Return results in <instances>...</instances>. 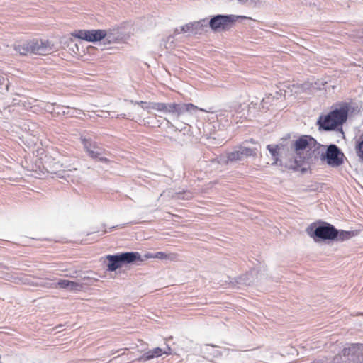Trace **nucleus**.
Segmentation results:
<instances>
[{"label":"nucleus","instance_id":"obj_6","mask_svg":"<svg viewBox=\"0 0 363 363\" xmlns=\"http://www.w3.org/2000/svg\"><path fill=\"white\" fill-rule=\"evenodd\" d=\"M343 156L335 145H330L325 154L322 155V159H326L328 164L331 167H339L343 164Z\"/></svg>","mask_w":363,"mask_h":363},{"label":"nucleus","instance_id":"obj_5","mask_svg":"<svg viewBox=\"0 0 363 363\" xmlns=\"http://www.w3.org/2000/svg\"><path fill=\"white\" fill-rule=\"evenodd\" d=\"M75 38L86 40L88 42L100 41L105 38L107 33L105 30H76L71 33Z\"/></svg>","mask_w":363,"mask_h":363},{"label":"nucleus","instance_id":"obj_12","mask_svg":"<svg viewBox=\"0 0 363 363\" xmlns=\"http://www.w3.org/2000/svg\"><path fill=\"white\" fill-rule=\"evenodd\" d=\"M120 260L123 263H132L135 261H142L138 252H124L119 255Z\"/></svg>","mask_w":363,"mask_h":363},{"label":"nucleus","instance_id":"obj_11","mask_svg":"<svg viewBox=\"0 0 363 363\" xmlns=\"http://www.w3.org/2000/svg\"><path fill=\"white\" fill-rule=\"evenodd\" d=\"M53 288H60V289H69L72 291H79L82 288V285L74 281L61 279L60 280Z\"/></svg>","mask_w":363,"mask_h":363},{"label":"nucleus","instance_id":"obj_17","mask_svg":"<svg viewBox=\"0 0 363 363\" xmlns=\"http://www.w3.org/2000/svg\"><path fill=\"white\" fill-rule=\"evenodd\" d=\"M168 113H176L177 115H181L183 113L182 106L175 103L169 104Z\"/></svg>","mask_w":363,"mask_h":363},{"label":"nucleus","instance_id":"obj_15","mask_svg":"<svg viewBox=\"0 0 363 363\" xmlns=\"http://www.w3.org/2000/svg\"><path fill=\"white\" fill-rule=\"evenodd\" d=\"M145 257L147 258H157L160 259H168L171 260H174L177 259V255L175 253L167 255L163 252H158L154 255H146Z\"/></svg>","mask_w":363,"mask_h":363},{"label":"nucleus","instance_id":"obj_4","mask_svg":"<svg viewBox=\"0 0 363 363\" xmlns=\"http://www.w3.org/2000/svg\"><path fill=\"white\" fill-rule=\"evenodd\" d=\"M248 18L246 16H235L233 15H218L210 20L209 26L214 31H220L228 29L238 18Z\"/></svg>","mask_w":363,"mask_h":363},{"label":"nucleus","instance_id":"obj_1","mask_svg":"<svg viewBox=\"0 0 363 363\" xmlns=\"http://www.w3.org/2000/svg\"><path fill=\"white\" fill-rule=\"evenodd\" d=\"M292 147L296 157L286 163L285 166L289 169L298 170L305 162L313 156L315 157V152L318 151L322 145L311 135H303L294 141Z\"/></svg>","mask_w":363,"mask_h":363},{"label":"nucleus","instance_id":"obj_21","mask_svg":"<svg viewBox=\"0 0 363 363\" xmlns=\"http://www.w3.org/2000/svg\"><path fill=\"white\" fill-rule=\"evenodd\" d=\"M136 104H138L140 106H141L143 108H145V106L143 105H145V104H147V102L145 101H136L135 102ZM148 106H145V108H147Z\"/></svg>","mask_w":363,"mask_h":363},{"label":"nucleus","instance_id":"obj_8","mask_svg":"<svg viewBox=\"0 0 363 363\" xmlns=\"http://www.w3.org/2000/svg\"><path fill=\"white\" fill-rule=\"evenodd\" d=\"M338 230L329 223H324L323 225L317 227L313 233V237L323 240H333L337 238Z\"/></svg>","mask_w":363,"mask_h":363},{"label":"nucleus","instance_id":"obj_16","mask_svg":"<svg viewBox=\"0 0 363 363\" xmlns=\"http://www.w3.org/2000/svg\"><path fill=\"white\" fill-rule=\"evenodd\" d=\"M149 107L157 111L168 113L169 104L165 103H150Z\"/></svg>","mask_w":363,"mask_h":363},{"label":"nucleus","instance_id":"obj_10","mask_svg":"<svg viewBox=\"0 0 363 363\" xmlns=\"http://www.w3.org/2000/svg\"><path fill=\"white\" fill-rule=\"evenodd\" d=\"M163 354H169L170 352H163L160 347H155L153 350L146 352L141 357H138L136 360L138 362H146L155 357H160Z\"/></svg>","mask_w":363,"mask_h":363},{"label":"nucleus","instance_id":"obj_19","mask_svg":"<svg viewBox=\"0 0 363 363\" xmlns=\"http://www.w3.org/2000/svg\"><path fill=\"white\" fill-rule=\"evenodd\" d=\"M355 151L359 160L363 162V140L357 143L355 145Z\"/></svg>","mask_w":363,"mask_h":363},{"label":"nucleus","instance_id":"obj_14","mask_svg":"<svg viewBox=\"0 0 363 363\" xmlns=\"http://www.w3.org/2000/svg\"><path fill=\"white\" fill-rule=\"evenodd\" d=\"M109 261L108 268L111 271H114L118 268H120L122 265V262L120 260L119 255H110L108 257Z\"/></svg>","mask_w":363,"mask_h":363},{"label":"nucleus","instance_id":"obj_3","mask_svg":"<svg viewBox=\"0 0 363 363\" xmlns=\"http://www.w3.org/2000/svg\"><path fill=\"white\" fill-rule=\"evenodd\" d=\"M349 107L347 104L330 111L328 115L320 117L318 123L325 130H334L347 121Z\"/></svg>","mask_w":363,"mask_h":363},{"label":"nucleus","instance_id":"obj_2","mask_svg":"<svg viewBox=\"0 0 363 363\" xmlns=\"http://www.w3.org/2000/svg\"><path fill=\"white\" fill-rule=\"evenodd\" d=\"M14 50L21 55H47L53 52L54 44L48 40L33 38L18 42Z\"/></svg>","mask_w":363,"mask_h":363},{"label":"nucleus","instance_id":"obj_9","mask_svg":"<svg viewBox=\"0 0 363 363\" xmlns=\"http://www.w3.org/2000/svg\"><path fill=\"white\" fill-rule=\"evenodd\" d=\"M255 155V152L253 149L242 146H239L238 150H235L228 153V161L235 162L242 160L244 157H248Z\"/></svg>","mask_w":363,"mask_h":363},{"label":"nucleus","instance_id":"obj_18","mask_svg":"<svg viewBox=\"0 0 363 363\" xmlns=\"http://www.w3.org/2000/svg\"><path fill=\"white\" fill-rule=\"evenodd\" d=\"M182 110L184 112H191L196 110H199L201 111H205L203 108H199L194 104L189 103V104H184L182 105Z\"/></svg>","mask_w":363,"mask_h":363},{"label":"nucleus","instance_id":"obj_20","mask_svg":"<svg viewBox=\"0 0 363 363\" xmlns=\"http://www.w3.org/2000/svg\"><path fill=\"white\" fill-rule=\"evenodd\" d=\"M352 235L353 233L350 231L341 230L338 231V235L337 238H338V240L343 241L350 239V238L352 237Z\"/></svg>","mask_w":363,"mask_h":363},{"label":"nucleus","instance_id":"obj_13","mask_svg":"<svg viewBox=\"0 0 363 363\" xmlns=\"http://www.w3.org/2000/svg\"><path fill=\"white\" fill-rule=\"evenodd\" d=\"M267 149L269 150V152L271 153L274 162L272 163L273 165H278L281 164V160L279 158V146L278 145H268L267 146Z\"/></svg>","mask_w":363,"mask_h":363},{"label":"nucleus","instance_id":"obj_7","mask_svg":"<svg viewBox=\"0 0 363 363\" xmlns=\"http://www.w3.org/2000/svg\"><path fill=\"white\" fill-rule=\"evenodd\" d=\"M81 143L83 147L88 154V155L92 159H98L100 162L108 163L110 160L104 157H101V152L96 150H100L97 146L96 143L92 141L91 139L86 138H81Z\"/></svg>","mask_w":363,"mask_h":363}]
</instances>
